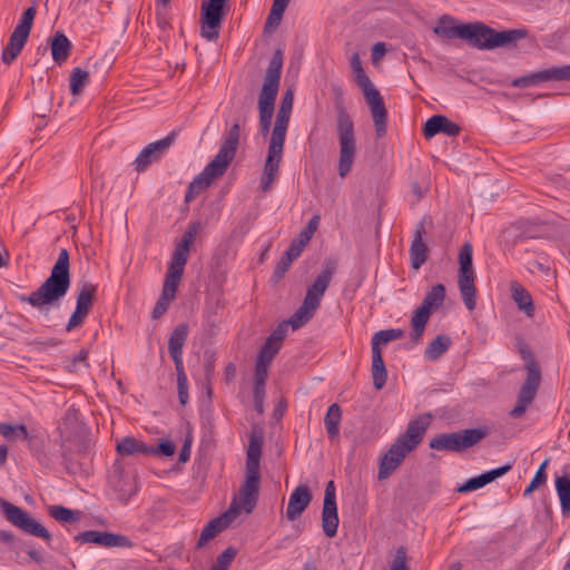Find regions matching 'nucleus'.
I'll return each mask as SVG.
<instances>
[{
  "instance_id": "f257e3e1",
  "label": "nucleus",
  "mask_w": 570,
  "mask_h": 570,
  "mask_svg": "<svg viewBox=\"0 0 570 570\" xmlns=\"http://www.w3.org/2000/svg\"><path fill=\"white\" fill-rule=\"evenodd\" d=\"M71 284L69 252L62 248L49 277L30 295L20 296V302L30 304L39 313L48 315L51 306L59 303Z\"/></svg>"
},
{
  "instance_id": "f03ea898",
  "label": "nucleus",
  "mask_w": 570,
  "mask_h": 570,
  "mask_svg": "<svg viewBox=\"0 0 570 570\" xmlns=\"http://www.w3.org/2000/svg\"><path fill=\"white\" fill-rule=\"evenodd\" d=\"M264 444V433L254 428L248 438L245 462V480L240 484L238 494L230 504L236 505L237 514L245 511L252 513L257 505L261 488V456Z\"/></svg>"
},
{
  "instance_id": "7ed1b4c3",
  "label": "nucleus",
  "mask_w": 570,
  "mask_h": 570,
  "mask_svg": "<svg viewBox=\"0 0 570 570\" xmlns=\"http://www.w3.org/2000/svg\"><path fill=\"white\" fill-rule=\"evenodd\" d=\"M431 415L424 414L409 422L404 433L390 446L379 464V480L387 479L423 441Z\"/></svg>"
},
{
  "instance_id": "20e7f679",
  "label": "nucleus",
  "mask_w": 570,
  "mask_h": 570,
  "mask_svg": "<svg viewBox=\"0 0 570 570\" xmlns=\"http://www.w3.org/2000/svg\"><path fill=\"white\" fill-rule=\"evenodd\" d=\"M284 52L276 49L269 60L264 75L263 85L258 94L259 131L266 137L271 131L272 118L275 111V101L281 85Z\"/></svg>"
},
{
  "instance_id": "39448f33",
  "label": "nucleus",
  "mask_w": 570,
  "mask_h": 570,
  "mask_svg": "<svg viewBox=\"0 0 570 570\" xmlns=\"http://www.w3.org/2000/svg\"><path fill=\"white\" fill-rule=\"evenodd\" d=\"M351 68L355 73V81L362 89L364 98L370 106L376 139H381L387 131V110L384 100L380 91L373 86L371 79L365 73L358 53H353L351 58Z\"/></svg>"
},
{
  "instance_id": "423d86ee",
  "label": "nucleus",
  "mask_w": 570,
  "mask_h": 570,
  "mask_svg": "<svg viewBox=\"0 0 570 570\" xmlns=\"http://www.w3.org/2000/svg\"><path fill=\"white\" fill-rule=\"evenodd\" d=\"M336 109V135L340 145L338 175L346 177L353 167L356 157V138L354 121L344 107L343 102L335 104Z\"/></svg>"
},
{
  "instance_id": "0eeeda50",
  "label": "nucleus",
  "mask_w": 570,
  "mask_h": 570,
  "mask_svg": "<svg viewBox=\"0 0 570 570\" xmlns=\"http://www.w3.org/2000/svg\"><path fill=\"white\" fill-rule=\"evenodd\" d=\"M488 434L487 426L440 433L430 440L429 446L436 451L463 452L480 443Z\"/></svg>"
},
{
  "instance_id": "6e6552de",
  "label": "nucleus",
  "mask_w": 570,
  "mask_h": 570,
  "mask_svg": "<svg viewBox=\"0 0 570 570\" xmlns=\"http://www.w3.org/2000/svg\"><path fill=\"white\" fill-rule=\"evenodd\" d=\"M528 36L525 29H509L498 31L481 21H476L473 46L480 50L515 47L517 42Z\"/></svg>"
},
{
  "instance_id": "1a4fd4ad",
  "label": "nucleus",
  "mask_w": 570,
  "mask_h": 570,
  "mask_svg": "<svg viewBox=\"0 0 570 570\" xmlns=\"http://www.w3.org/2000/svg\"><path fill=\"white\" fill-rule=\"evenodd\" d=\"M240 127L235 122L225 136L217 155L202 170L212 181L225 175L229 164L235 158L239 144Z\"/></svg>"
},
{
  "instance_id": "9d476101",
  "label": "nucleus",
  "mask_w": 570,
  "mask_h": 570,
  "mask_svg": "<svg viewBox=\"0 0 570 570\" xmlns=\"http://www.w3.org/2000/svg\"><path fill=\"white\" fill-rule=\"evenodd\" d=\"M36 14L37 7L33 2L22 12L18 24L10 35L8 45L2 50L1 60L3 63L10 66L21 53L30 36Z\"/></svg>"
},
{
  "instance_id": "9b49d317",
  "label": "nucleus",
  "mask_w": 570,
  "mask_h": 570,
  "mask_svg": "<svg viewBox=\"0 0 570 570\" xmlns=\"http://www.w3.org/2000/svg\"><path fill=\"white\" fill-rule=\"evenodd\" d=\"M228 11L227 0H203L200 7L202 37L208 41H216Z\"/></svg>"
},
{
  "instance_id": "f8f14e48",
  "label": "nucleus",
  "mask_w": 570,
  "mask_h": 570,
  "mask_svg": "<svg viewBox=\"0 0 570 570\" xmlns=\"http://www.w3.org/2000/svg\"><path fill=\"white\" fill-rule=\"evenodd\" d=\"M1 502L3 513L11 524L23 533L40 538L47 543L52 540L51 533L40 522L35 520L30 513L8 501L2 500Z\"/></svg>"
},
{
  "instance_id": "ddd939ff",
  "label": "nucleus",
  "mask_w": 570,
  "mask_h": 570,
  "mask_svg": "<svg viewBox=\"0 0 570 570\" xmlns=\"http://www.w3.org/2000/svg\"><path fill=\"white\" fill-rule=\"evenodd\" d=\"M475 28L476 21L456 24V20L453 17L449 14H443L439 18L438 23L434 28V32L442 38H459L468 41L470 46H473V40L475 38Z\"/></svg>"
},
{
  "instance_id": "4468645a",
  "label": "nucleus",
  "mask_w": 570,
  "mask_h": 570,
  "mask_svg": "<svg viewBox=\"0 0 570 570\" xmlns=\"http://www.w3.org/2000/svg\"><path fill=\"white\" fill-rule=\"evenodd\" d=\"M337 269V261L333 258H326L323 263L322 272L316 276L312 285L307 287L304 301L312 304L315 307L321 306L322 298L328 288L332 278Z\"/></svg>"
},
{
  "instance_id": "2eb2a0df",
  "label": "nucleus",
  "mask_w": 570,
  "mask_h": 570,
  "mask_svg": "<svg viewBox=\"0 0 570 570\" xmlns=\"http://www.w3.org/2000/svg\"><path fill=\"white\" fill-rule=\"evenodd\" d=\"M546 81H570V65L551 67L512 80L515 88H528Z\"/></svg>"
},
{
  "instance_id": "dca6fc26",
  "label": "nucleus",
  "mask_w": 570,
  "mask_h": 570,
  "mask_svg": "<svg viewBox=\"0 0 570 570\" xmlns=\"http://www.w3.org/2000/svg\"><path fill=\"white\" fill-rule=\"evenodd\" d=\"M340 523L337 503H336V488L333 480L328 481L325 485L323 510H322V528L326 537L333 538L337 533Z\"/></svg>"
},
{
  "instance_id": "f3484780",
  "label": "nucleus",
  "mask_w": 570,
  "mask_h": 570,
  "mask_svg": "<svg viewBox=\"0 0 570 570\" xmlns=\"http://www.w3.org/2000/svg\"><path fill=\"white\" fill-rule=\"evenodd\" d=\"M176 134L171 131L166 137L148 144L134 160L132 165L138 173L145 171L151 164L160 160L175 140Z\"/></svg>"
},
{
  "instance_id": "a211bd4d",
  "label": "nucleus",
  "mask_w": 570,
  "mask_h": 570,
  "mask_svg": "<svg viewBox=\"0 0 570 570\" xmlns=\"http://www.w3.org/2000/svg\"><path fill=\"white\" fill-rule=\"evenodd\" d=\"M540 382L541 381H539L538 373L532 371L530 377L525 379L524 383L520 389L517 399V405L509 413L511 417L518 419L525 413L527 406L531 404L537 396Z\"/></svg>"
},
{
  "instance_id": "6ab92c4d",
  "label": "nucleus",
  "mask_w": 570,
  "mask_h": 570,
  "mask_svg": "<svg viewBox=\"0 0 570 570\" xmlns=\"http://www.w3.org/2000/svg\"><path fill=\"white\" fill-rule=\"evenodd\" d=\"M237 517L235 504H230L229 509L220 517L210 520L202 530L196 548L202 549L206 543L224 531L229 523Z\"/></svg>"
},
{
  "instance_id": "aec40b11",
  "label": "nucleus",
  "mask_w": 570,
  "mask_h": 570,
  "mask_svg": "<svg viewBox=\"0 0 570 570\" xmlns=\"http://www.w3.org/2000/svg\"><path fill=\"white\" fill-rule=\"evenodd\" d=\"M75 540L81 543H95L108 548L131 546V541L122 534H115L96 530L80 532L75 537Z\"/></svg>"
},
{
  "instance_id": "412c9836",
  "label": "nucleus",
  "mask_w": 570,
  "mask_h": 570,
  "mask_svg": "<svg viewBox=\"0 0 570 570\" xmlns=\"http://www.w3.org/2000/svg\"><path fill=\"white\" fill-rule=\"evenodd\" d=\"M424 224V219L416 223L413 239L410 245L411 267L415 271L420 269L425 264L430 255V249L423 240V236L425 235Z\"/></svg>"
},
{
  "instance_id": "4be33fe9",
  "label": "nucleus",
  "mask_w": 570,
  "mask_h": 570,
  "mask_svg": "<svg viewBox=\"0 0 570 570\" xmlns=\"http://www.w3.org/2000/svg\"><path fill=\"white\" fill-rule=\"evenodd\" d=\"M460 132L461 127L443 115H434L430 117L423 126V135L428 139L433 138L438 134H445L450 137H455Z\"/></svg>"
},
{
  "instance_id": "5701e85b",
  "label": "nucleus",
  "mask_w": 570,
  "mask_h": 570,
  "mask_svg": "<svg viewBox=\"0 0 570 570\" xmlns=\"http://www.w3.org/2000/svg\"><path fill=\"white\" fill-rule=\"evenodd\" d=\"M313 495L307 485L301 484L294 489L289 495L286 518L289 521H295L309 505Z\"/></svg>"
},
{
  "instance_id": "b1692460",
  "label": "nucleus",
  "mask_w": 570,
  "mask_h": 570,
  "mask_svg": "<svg viewBox=\"0 0 570 570\" xmlns=\"http://www.w3.org/2000/svg\"><path fill=\"white\" fill-rule=\"evenodd\" d=\"M189 334V326L186 323L177 325L171 332L168 341V351L175 364V370L184 366L183 347Z\"/></svg>"
},
{
  "instance_id": "393cba45",
  "label": "nucleus",
  "mask_w": 570,
  "mask_h": 570,
  "mask_svg": "<svg viewBox=\"0 0 570 570\" xmlns=\"http://www.w3.org/2000/svg\"><path fill=\"white\" fill-rule=\"evenodd\" d=\"M512 469V464L508 463L505 465L492 469L490 471H487L484 473H481L478 476L470 478L468 481H465L463 484H461L458 488V492L460 493H468L475 490H479L487 484L493 482L498 478H501L505 473H508Z\"/></svg>"
},
{
  "instance_id": "a878e982",
  "label": "nucleus",
  "mask_w": 570,
  "mask_h": 570,
  "mask_svg": "<svg viewBox=\"0 0 570 570\" xmlns=\"http://www.w3.org/2000/svg\"><path fill=\"white\" fill-rule=\"evenodd\" d=\"M475 273L474 269H459V288L469 311H473L476 306V287H475Z\"/></svg>"
},
{
  "instance_id": "bb28decb",
  "label": "nucleus",
  "mask_w": 570,
  "mask_h": 570,
  "mask_svg": "<svg viewBox=\"0 0 570 570\" xmlns=\"http://www.w3.org/2000/svg\"><path fill=\"white\" fill-rule=\"evenodd\" d=\"M186 264L187 263L179 262L173 258L170 259V263L167 267V272L165 275V281L161 289L163 293L176 297V292L183 278Z\"/></svg>"
},
{
  "instance_id": "cd10ccee",
  "label": "nucleus",
  "mask_w": 570,
  "mask_h": 570,
  "mask_svg": "<svg viewBox=\"0 0 570 570\" xmlns=\"http://www.w3.org/2000/svg\"><path fill=\"white\" fill-rule=\"evenodd\" d=\"M198 230H199L198 222H194L188 225L187 230L183 234L180 240L177 243V245L175 247V250L171 255L173 259L187 263L188 253L196 239Z\"/></svg>"
},
{
  "instance_id": "c85d7f7f",
  "label": "nucleus",
  "mask_w": 570,
  "mask_h": 570,
  "mask_svg": "<svg viewBox=\"0 0 570 570\" xmlns=\"http://www.w3.org/2000/svg\"><path fill=\"white\" fill-rule=\"evenodd\" d=\"M50 49L53 61L61 66L65 63L71 52V42L63 32H56L50 39Z\"/></svg>"
},
{
  "instance_id": "c756f323",
  "label": "nucleus",
  "mask_w": 570,
  "mask_h": 570,
  "mask_svg": "<svg viewBox=\"0 0 570 570\" xmlns=\"http://www.w3.org/2000/svg\"><path fill=\"white\" fill-rule=\"evenodd\" d=\"M116 450L121 456L148 455L151 452L148 444L130 435L124 436L117 443Z\"/></svg>"
},
{
  "instance_id": "7c9ffc66",
  "label": "nucleus",
  "mask_w": 570,
  "mask_h": 570,
  "mask_svg": "<svg viewBox=\"0 0 570 570\" xmlns=\"http://www.w3.org/2000/svg\"><path fill=\"white\" fill-rule=\"evenodd\" d=\"M512 298L519 309L523 311L529 317L534 315L535 308L530 293L518 282H511Z\"/></svg>"
},
{
  "instance_id": "2f4dec72",
  "label": "nucleus",
  "mask_w": 570,
  "mask_h": 570,
  "mask_svg": "<svg viewBox=\"0 0 570 570\" xmlns=\"http://www.w3.org/2000/svg\"><path fill=\"white\" fill-rule=\"evenodd\" d=\"M372 376L373 385L376 390L383 389L387 380L382 350H372Z\"/></svg>"
},
{
  "instance_id": "473e14b6",
  "label": "nucleus",
  "mask_w": 570,
  "mask_h": 570,
  "mask_svg": "<svg viewBox=\"0 0 570 570\" xmlns=\"http://www.w3.org/2000/svg\"><path fill=\"white\" fill-rule=\"evenodd\" d=\"M451 344L452 341L450 336L440 334L428 344L424 351V357L429 361H436L450 348Z\"/></svg>"
},
{
  "instance_id": "72a5a7b5",
  "label": "nucleus",
  "mask_w": 570,
  "mask_h": 570,
  "mask_svg": "<svg viewBox=\"0 0 570 570\" xmlns=\"http://www.w3.org/2000/svg\"><path fill=\"white\" fill-rule=\"evenodd\" d=\"M318 308L303 301L302 305L287 320L291 327L295 331L307 324L315 315Z\"/></svg>"
},
{
  "instance_id": "f704fd0d",
  "label": "nucleus",
  "mask_w": 570,
  "mask_h": 570,
  "mask_svg": "<svg viewBox=\"0 0 570 570\" xmlns=\"http://www.w3.org/2000/svg\"><path fill=\"white\" fill-rule=\"evenodd\" d=\"M342 419V410L337 403H333L328 406L326 415L324 417V424L327 435L331 440L336 438L340 433V423Z\"/></svg>"
},
{
  "instance_id": "c9c22d12",
  "label": "nucleus",
  "mask_w": 570,
  "mask_h": 570,
  "mask_svg": "<svg viewBox=\"0 0 570 570\" xmlns=\"http://www.w3.org/2000/svg\"><path fill=\"white\" fill-rule=\"evenodd\" d=\"M48 514L58 522L73 524L81 519L82 512L56 504L48 507Z\"/></svg>"
},
{
  "instance_id": "e433bc0d",
  "label": "nucleus",
  "mask_w": 570,
  "mask_h": 570,
  "mask_svg": "<svg viewBox=\"0 0 570 570\" xmlns=\"http://www.w3.org/2000/svg\"><path fill=\"white\" fill-rule=\"evenodd\" d=\"M98 286L96 284L83 282L79 288L76 307L89 313L97 294Z\"/></svg>"
},
{
  "instance_id": "4c0bfd02",
  "label": "nucleus",
  "mask_w": 570,
  "mask_h": 570,
  "mask_svg": "<svg viewBox=\"0 0 570 570\" xmlns=\"http://www.w3.org/2000/svg\"><path fill=\"white\" fill-rule=\"evenodd\" d=\"M0 434L11 442L18 440L31 441L32 439L24 424L0 423Z\"/></svg>"
},
{
  "instance_id": "58836bf2",
  "label": "nucleus",
  "mask_w": 570,
  "mask_h": 570,
  "mask_svg": "<svg viewBox=\"0 0 570 570\" xmlns=\"http://www.w3.org/2000/svg\"><path fill=\"white\" fill-rule=\"evenodd\" d=\"M445 295V286L436 284L426 293L421 306L426 307L431 312L438 309L444 303Z\"/></svg>"
},
{
  "instance_id": "ea45409f",
  "label": "nucleus",
  "mask_w": 570,
  "mask_h": 570,
  "mask_svg": "<svg viewBox=\"0 0 570 570\" xmlns=\"http://www.w3.org/2000/svg\"><path fill=\"white\" fill-rule=\"evenodd\" d=\"M288 125L275 121L269 139L268 151L283 155Z\"/></svg>"
},
{
  "instance_id": "a19ab883",
  "label": "nucleus",
  "mask_w": 570,
  "mask_h": 570,
  "mask_svg": "<svg viewBox=\"0 0 570 570\" xmlns=\"http://www.w3.org/2000/svg\"><path fill=\"white\" fill-rule=\"evenodd\" d=\"M212 180L200 171L188 185L185 202L190 203L212 185Z\"/></svg>"
},
{
  "instance_id": "79ce46f5",
  "label": "nucleus",
  "mask_w": 570,
  "mask_h": 570,
  "mask_svg": "<svg viewBox=\"0 0 570 570\" xmlns=\"http://www.w3.org/2000/svg\"><path fill=\"white\" fill-rule=\"evenodd\" d=\"M405 332L401 328H389L376 332L372 337V350H381V345L400 340L404 336Z\"/></svg>"
},
{
  "instance_id": "37998d69",
  "label": "nucleus",
  "mask_w": 570,
  "mask_h": 570,
  "mask_svg": "<svg viewBox=\"0 0 570 570\" xmlns=\"http://www.w3.org/2000/svg\"><path fill=\"white\" fill-rule=\"evenodd\" d=\"M556 490L560 499L562 514L567 517L570 514V480L567 476H558Z\"/></svg>"
},
{
  "instance_id": "c03bdc74",
  "label": "nucleus",
  "mask_w": 570,
  "mask_h": 570,
  "mask_svg": "<svg viewBox=\"0 0 570 570\" xmlns=\"http://www.w3.org/2000/svg\"><path fill=\"white\" fill-rule=\"evenodd\" d=\"M517 348H518V352L520 353L522 360L525 362L527 377H530V374L532 373V371H534L539 375V381H541V372H540L539 365L535 362L533 354L530 351L528 344L522 338H518Z\"/></svg>"
},
{
  "instance_id": "a18cd8bd",
  "label": "nucleus",
  "mask_w": 570,
  "mask_h": 570,
  "mask_svg": "<svg viewBox=\"0 0 570 570\" xmlns=\"http://www.w3.org/2000/svg\"><path fill=\"white\" fill-rule=\"evenodd\" d=\"M89 81V71H86L79 67L75 68L70 75V92L73 96H78L82 92L85 86Z\"/></svg>"
},
{
  "instance_id": "49530a36",
  "label": "nucleus",
  "mask_w": 570,
  "mask_h": 570,
  "mask_svg": "<svg viewBox=\"0 0 570 570\" xmlns=\"http://www.w3.org/2000/svg\"><path fill=\"white\" fill-rule=\"evenodd\" d=\"M293 91L287 90L281 101V106L278 108L277 115H276V121L282 122L285 125L289 124L292 108H293Z\"/></svg>"
},
{
  "instance_id": "de8ad7c7",
  "label": "nucleus",
  "mask_w": 570,
  "mask_h": 570,
  "mask_svg": "<svg viewBox=\"0 0 570 570\" xmlns=\"http://www.w3.org/2000/svg\"><path fill=\"white\" fill-rule=\"evenodd\" d=\"M295 259L296 258L294 256H292L291 254H288L287 252H285L283 254V256L277 262L274 273H273V281L275 283H278L285 276V274L287 273L292 263Z\"/></svg>"
},
{
  "instance_id": "09e8293b",
  "label": "nucleus",
  "mask_w": 570,
  "mask_h": 570,
  "mask_svg": "<svg viewBox=\"0 0 570 570\" xmlns=\"http://www.w3.org/2000/svg\"><path fill=\"white\" fill-rule=\"evenodd\" d=\"M177 373V390H178V399L179 403L184 406L187 404L189 395H188V379L185 372L184 366L179 370H176Z\"/></svg>"
},
{
  "instance_id": "8fccbe9b",
  "label": "nucleus",
  "mask_w": 570,
  "mask_h": 570,
  "mask_svg": "<svg viewBox=\"0 0 570 570\" xmlns=\"http://www.w3.org/2000/svg\"><path fill=\"white\" fill-rule=\"evenodd\" d=\"M282 348V345L273 343L272 341L267 340L263 344V346L259 350L257 360L272 363L275 356L278 354L279 350Z\"/></svg>"
},
{
  "instance_id": "3c124183",
  "label": "nucleus",
  "mask_w": 570,
  "mask_h": 570,
  "mask_svg": "<svg viewBox=\"0 0 570 570\" xmlns=\"http://www.w3.org/2000/svg\"><path fill=\"white\" fill-rule=\"evenodd\" d=\"M237 556V549L234 547H228L224 552H222L213 566L212 570H228L232 562Z\"/></svg>"
},
{
  "instance_id": "603ef678",
  "label": "nucleus",
  "mask_w": 570,
  "mask_h": 570,
  "mask_svg": "<svg viewBox=\"0 0 570 570\" xmlns=\"http://www.w3.org/2000/svg\"><path fill=\"white\" fill-rule=\"evenodd\" d=\"M151 452L148 455L154 456H171L175 453L176 446L170 440L160 439L157 446L149 445Z\"/></svg>"
},
{
  "instance_id": "864d4df0",
  "label": "nucleus",
  "mask_w": 570,
  "mask_h": 570,
  "mask_svg": "<svg viewBox=\"0 0 570 570\" xmlns=\"http://www.w3.org/2000/svg\"><path fill=\"white\" fill-rule=\"evenodd\" d=\"M472 255H473L472 245L469 242L464 243L459 252V265H460L459 269H464V272L468 269H474Z\"/></svg>"
},
{
  "instance_id": "5fc2aeb1",
  "label": "nucleus",
  "mask_w": 570,
  "mask_h": 570,
  "mask_svg": "<svg viewBox=\"0 0 570 570\" xmlns=\"http://www.w3.org/2000/svg\"><path fill=\"white\" fill-rule=\"evenodd\" d=\"M176 297L161 292V294H160L159 298L157 299V302L154 306V309L151 312V317L154 320L160 318L168 311L170 303Z\"/></svg>"
},
{
  "instance_id": "6e6d98bb",
  "label": "nucleus",
  "mask_w": 570,
  "mask_h": 570,
  "mask_svg": "<svg viewBox=\"0 0 570 570\" xmlns=\"http://www.w3.org/2000/svg\"><path fill=\"white\" fill-rule=\"evenodd\" d=\"M88 314V312L76 307L66 325L65 331L70 333L80 328L85 324Z\"/></svg>"
},
{
  "instance_id": "4d7b16f0",
  "label": "nucleus",
  "mask_w": 570,
  "mask_h": 570,
  "mask_svg": "<svg viewBox=\"0 0 570 570\" xmlns=\"http://www.w3.org/2000/svg\"><path fill=\"white\" fill-rule=\"evenodd\" d=\"M282 156L283 155L281 154H273L268 151L263 173L276 177L279 170Z\"/></svg>"
},
{
  "instance_id": "13d9d810",
  "label": "nucleus",
  "mask_w": 570,
  "mask_h": 570,
  "mask_svg": "<svg viewBox=\"0 0 570 570\" xmlns=\"http://www.w3.org/2000/svg\"><path fill=\"white\" fill-rule=\"evenodd\" d=\"M269 363L256 358L254 371V383L266 384L268 377Z\"/></svg>"
},
{
  "instance_id": "bf43d9fd",
  "label": "nucleus",
  "mask_w": 570,
  "mask_h": 570,
  "mask_svg": "<svg viewBox=\"0 0 570 570\" xmlns=\"http://www.w3.org/2000/svg\"><path fill=\"white\" fill-rule=\"evenodd\" d=\"M431 313L426 307H417L411 317V325L425 327Z\"/></svg>"
},
{
  "instance_id": "052dcab7",
  "label": "nucleus",
  "mask_w": 570,
  "mask_h": 570,
  "mask_svg": "<svg viewBox=\"0 0 570 570\" xmlns=\"http://www.w3.org/2000/svg\"><path fill=\"white\" fill-rule=\"evenodd\" d=\"M391 570H409L406 562V549L401 546L392 560Z\"/></svg>"
},
{
  "instance_id": "680f3d73",
  "label": "nucleus",
  "mask_w": 570,
  "mask_h": 570,
  "mask_svg": "<svg viewBox=\"0 0 570 570\" xmlns=\"http://www.w3.org/2000/svg\"><path fill=\"white\" fill-rule=\"evenodd\" d=\"M288 326L291 325L289 323H287V320L283 321L276 326V328L273 330L267 340L272 341L273 343L282 345L284 338L287 335Z\"/></svg>"
},
{
  "instance_id": "e2e57ef3",
  "label": "nucleus",
  "mask_w": 570,
  "mask_h": 570,
  "mask_svg": "<svg viewBox=\"0 0 570 570\" xmlns=\"http://www.w3.org/2000/svg\"><path fill=\"white\" fill-rule=\"evenodd\" d=\"M309 240L311 239L303 238L302 234H298L297 237L293 239L286 252L295 258H298Z\"/></svg>"
},
{
  "instance_id": "0e129e2a",
  "label": "nucleus",
  "mask_w": 570,
  "mask_h": 570,
  "mask_svg": "<svg viewBox=\"0 0 570 570\" xmlns=\"http://www.w3.org/2000/svg\"><path fill=\"white\" fill-rule=\"evenodd\" d=\"M547 482V473L546 472H535L534 476L532 478L529 485L525 488L523 495L528 497L531 494L534 490L539 489L541 485H543Z\"/></svg>"
},
{
  "instance_id": "69168bd1",
  "label": "nucleus",
  "mask_w": 570,
  "mask_h": 570,
  "mask_svg": "<svg viewBox=\"0 0 570 570\" xmlns=\"http://www.w3.org/2000/svg\"><path fill=\"white\" fill-rule=\"evenodd\" d=\"M320 225V216L314 215L306 227H304L299 234H302L303 238L312 239L313 235L317 230Z\"/></svg>"
},
{
  "instance_id": "338daca9",
  "label": "nucleus",
  "mask_w": 570,
  "mask_h": 570,
  "mask_svg": "<svg viewBox=\"0 0 570 570\" xmlns=\"http://www.w3.org/2000/svg\"><path fill=\"white\" fill-rule=\"evenodd\" d=\"M386 46L384 42H377L372 48V61L373 63H377L385 55Z\"/></svg>"
},
{
  "instance_id": "774afa93",
  "label": "nucleus",
  "mask_w": 570,
  "mask_h": 570,
  "mask_svg": "<svg viewBox=\"0 0 570 570\" xmlns=\"http://www.w3.org/2000/svg\"><path fill=\"white\" fill-rule=\"evenodd\" d=\"M276 177L269 175V174H265L263 173L262 175V178H261V188L264 193H267L271 190L273 184H274V180H275Z\"/></svg>"
}]
</instances>
